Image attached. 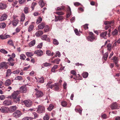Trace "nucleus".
<instances>
[{
    "mask_svg": "<svg viewBox=\"0 0 120 120\" xmlns=\"http://www.w3.org/2000/svg\"><path fill=\"white\" fill-rule=\"evenodd\" d=\"M88 73L85 72L82 74V75L84 78H86L88 77Z\"/></svg>",
    "mask_w": 120,
    "mask_h": 120,
    "instance_id": "a18cd8bd",
    "label": "nucleus"
},
{
    "mask_svg": "<svg viewBox=\"0 0 120 120\" xmlns=\"http://www.w3.org/2000/svg\"><path fill=\"white\" fill-rule=\"evenodd\" d=\"M27 91L26 87V86H23L20 88L19 91L17 90L14 92L9 97V98L13 99L15 103H19L21 98V96L19 94V92L25 93Z\"/></svg>",
    "mask_w": 120,
    "mask_h": 120,
    "instance_id": "f257e3e1",
    "label": "nucleus"
},
{
    "mask_svg": "<svg viewBox=\"0 0 120 120\" xmlns=\"http://www.w3.org/2000/svg\"><path fill=\"white\" fill-rule=\"evenodd\" d=\"M55 22H57L58 20L60 21L63 19V16H62L59 15L57 16L55 15Z\"/></svg>",
    "mask_w": 120,
    "mask_h": 120,
    "instance_id": "ddd939ff",
    "label": "nucleus"
},
{
    "mask_svg": "<svg viewBox=\"0 0 120 120\" xmlns=\"http://www.w3.org/2000/svg\"><path fill=\"white\" fill-rule=\"evenodd\" d=\"M11 83V80L9 79H8L6 80L4 84L6 86H8L10 85Z\"/></svg>",
    "mask_w": 120,
    "mask_h": 120,
    "instance_id": "2eb2a0df",
    "label": "nucleus"
},
{
    "mask_svg": "<svg viewBox=\"0 0 120 120\" xmlns=\"http://www.w3.org/2000/svg\"><path fill=\"white\" fill-rule=\"evenodd\" d=\"M7 17V16L6 14H4L2 15L0 18L1 21H3L5 20Z\"/></svg>",
    "mask_w": 120,
    "mask_h": 120,
    "instance_id": "f3484780",
    "label": "nucleus"
},
{
    "mask_svg": "<svg viewBox=\"0 0 120 120\" xmlns=\"http://www.w3.org/2000/svg\"><path fill=\"white\" fill-rule=\"evenodd\" d=\"M118 33V31L116 29H115L112 32V34L113 36H115L117 35Z\"/></svg>",
    "mask_w": 120,
    "mask_h": 120,
    "instance_id": "2f4dec72",
    "label": "nucleus"
},
{
    "mask_svg": "<svg viewBox=\"0 0 120 120\" xmlns=\"http://www.w3.org/2000/svg\"><path fill=\"white\" fill-rule=\"evenodd\" d=\"M26 58V56L23 54H22L20 55V59L21 60H25Z\"/></svg>",
    "mask_w": 120,
    "mask_h": 120,
    "instance_id": "72a5a7b5",
    "label": "nucleus"
},
{
    "mask_svg": "<svg viewBox=\"0 0 120 120\" xmlns=\"http://www.w3.org/2000/svg\"><path fill=\"white\" fill-rule=\"evenodd\" d=\"M49 115L47 113H46L43 119L44 120H49Z\"/></svg>",
    "mask_w": 120,
    "mask_h": 120,
    "instance_id": "5701e85b",
    "label": "nucleus"
},
{
    "mask_svg": "<svg viewBox=\"0 0 120 120\" xmlns=\"http://www.w3.org/2000/svg\"><path fill=\"white\" fill-rule=\"evenodd\" d=\"M111 60H112L114 63L118 62L119 61V59L116 56H114L112 59H111Z\"/></svg>",
    "mask_w": 120,
    "mask_h": 120,
    "instance_id": "bb28decb",
    "label": "nucleus"
},
{
    "mask_svg": "<svg viewBox=\"0 0 120 120\" xmlns=\"http://www.w3.org/2000/svg\"><path fill=\"white\" fill-rule=\"evenodd\" d=\"M53 44L55 45H57L59 44V42L56 39H54L53 40Z\"/></svg>",
    "mask_w": 120,
    "mask_h": 120,
    "instance_id": "864d4df0",
    "label": "nucleus"
},
{
    "mask_svg": "<svg viewBox=\"0 0 120 120\" xmlns=\"http://www.w3.org/2000/svg\"><path fill=\"white\" fill-rule=\"evenodd\" d=\"M34 91L35 92V94L37 98H41L44 95L43 92L41 90H38V89H35Z\"/></svg>",
    "mask_w": 120,
    "mask_h": 120,
    "instance_id": "f03ea898",
    "label": "nucleus"
},
{
    "mask_svg": "<svg viewBox=\"0 0 120 120\" xmlns=\"http://www.w3.org/2000/svg\"><path fill=\"white\" fill-rule=\"evenodd\" d=\"M21 112L19 110L15 111L13 114V117L16 118H19L20 117L22 114Z\"/></svg>",
    "mask_w": 120,
    "mask_h": 120,
    "instance_id": "39448f33",
    "label": "nucleus"
},
{
    "mask_svg": "<svg viewBox=\"0 0 120 120\" xmlns=\"http://www.w3.org/2000/svg\"><path fill=\"white\" fill-rule=\"evenodd\" d=\"M74 31L76 35L78 36L80 35V34L79 32L77 29H75L74 30Z\"/></svg>",
    "mask_w": 120,
    "mask_h": 120,
    "instance_id": "69168bd1",
    "label": "nucleus"
},
{
    "mask_svg": "<svg viewBox=\"0 0 120 120\" xmlns=\"http://www.w3.org/2000/svg\"><path fill=\"white\" fill-rule=\"evenodd\" d=\"M43 32L41 30H39L37 32L35 35L37 37H39L43 34Z\"/></svg>",
    "mask_w": 120,
    "mask_h": 120,
    "instance_id": "393cba45",
    "label": "nucleus"
},
{
    "mask_svg": "<svg viewBox=\"0 0 120 120\" xmlns=\"http://www.w3.org/2000/svg\"><path fill=\"white\" fill-rule=\"evenodd\" d=\"M0 111L2 113L6 112H8V109L5 107L3 106L0 108Z\"/></svg>",
    "mask_w": 120,
    "mask_h": 120,
    "instance_id": "4468645a",
    "label": "nucleus"
},
{
    "mask_svg": "<svg viewBox=\"0 0 120 120\" xmlns=\"http://www.w3.org/2000/svg\"><path fill=\"white\" fill-rule=\"evenodd\" d=\"M20 71L19 69H17L16 70L12 72V73L14 74H18L20 72Z\"/></svg>",
    "mask_w": 120,
    "mask_h": 120,
    "instance_id": "a19ab883",
    "label": "nucleus"
},
{
    "mask_svg": "<svg viewBox=\"0 0 120 120\" xmlns=\"http://www.w3.org/2000/svg\"><path fill=\"white\" fill-rule=\"evenodd\" d=\"M108 32L105 31L101 32L100 34V36L101 38L106 39L107 38V35Z\"/></svg>",
    "mask_w": 120,
    "mask_h": 120,
    "instance_id": "6e6552de",
    "label": "nucleus"
},
{
    "mask_svg": "<svg viewBox=\"0 0 120 120\" xmlns=\"http://www.w3.org/2000/svg\"><path fill=\"white\" fill-rule=\"evenodd\" d=\"M110 108L112 109H116L118 108V106L116 102L113 103L111 105Z\"/></svg>",
    "mask_w": 120,
    "mask_h": 120,
    "instance_id": "9d476101",
    "label": "nucleus"
},
{
    "mask_svg": "<svg viewBox=\"0 0 120 120\" xmlns=\"http://www.w3.org/2000/svg\"><path fill=\"white\" fill-rule=\"evenodd\" d=\"M15 79L19 81H21L22 79V78L21 76H17L15 77Z\"/></svg>",
    "mask_w": 120,
    "mask_h": 120,
    "instance_id": "c9c22d12",
    "label": "nucleus"
},
{
    "mask_svg": "<svg viewBox=\"0 0 120 120\" xmlns=\"http://www.w3.org/2000/svg\"><path fill=\"white\" fill-rule=\"evenodd\" d=\"M60 85L58 83H55L54 84L51 86L50 87V88L52 89L53 87L54 88L55 90L57 91L59 90Z\"/></svg>",
    "mask_w": 120,
    "mask_h": 120,
    "instance_id": "1a4fd4ad",
    "label": "nucleus"
},
{
    "mask_svg": "<svg viewBox=\"0 0 120 120\" xmlns=\"http://www.w3.org/2000/svg\"><path fill=\"white\" fill-rule=\"evenodd\" d=\"M39 5L41 8H42L45 5V4L43 0H40L39 2Z\"/></svg>",
    "mask_w": 120,
    "mask_h": 120,
    "instance_id": "7c9ffc66",
    "label": "nucleus"
},
{
    "mask_svg": "<svg viewBox=\"0 0 120 120\" xmlns=\"http://www.w3.org/2000/svg\"><path fill=\"white\" fill-rule=\"evenodd\" d=\"M89 34V35L88 36L87 38V39L88 41H92L94 39H96L94 34L92 32H90Z\"/></svg>",
    "mask_w": 120,
    "mask_h": 120,
    "instance_id": "20e7f679",
    "label": "nucleus"
},
{
    "mask_svg": "<svg viewBox=\"0 0 120 120\" xmlns=\"http://www.w3.org/2000/svg\"><path fill=\"white\" fill-rule=\"evenodd\" d=\"M71 73L73 75L75 76L76 75V72L74 70H71Z\"/></svg>",
    "mask_w": 120,
    "mask_h": 120,
    "instance_id": "bf43d9fd",
    "label": "nucleus"
},
{
    "mask_svg": "<svg viewBox=\"0 0 120 120\" xmlns=\"http://www.w3.org/2000/svg\"><path fill=\"white\" fill-rule=\"evenodd\" d=\"M88 24H86L82 26L85 30H86L88 29Z\"/></svg>",
    "mask_w": 120,
    "mask_h": 120,
    "instance_id": "13d9d810",
    "label": "nucleus"
},
{
    "mask_svg": "<svg viewBox=\"0 0 120 120\" xmlns=\"http://www.w3.org/2000/svg\"><path fill=\"white\" fill-rule=\"evenodd\" d=\"M44 79L43 77H41L39 79V82L41 83H43L44 82Z\"/></svg>",
    "mask_w": 120,
    "mask_h": 120,
    "instance_id": "6e6d98bb",
    "label": "nucleus"
},
{
    "mask_svg": "<svg viewBox=\"0 0 120 120\" xmlns=\"http://www.w3.org/2000/svg\"><path fill=\"white\" fill-rule=\"evenodd\" d=\"M43 51L41 50H36L34 52V54H36L38 56H41L43 54Z\"/></svg>",
    "mask_w": 120,
    "mask_h": 120,
    "instance_id": "f8f14e48",
    "label": "nucleus"
},
{
    "mask_svg": "<svg viewBox=\"0 0 120 120\" xmlns=\"http://www.w3.org/2000/svg\"><path fill=\"white\" fill-rule=\"evenodd\" d=\"M75 111L77 112H78L80 114H82V110L80 109H75Z\"/></svg>",
    "mask_w": 120,
    "mask_h": 120,
    "instance_id": "603ef678",
    "label": "nucleus"
},
{
    "mask_svg": "<svg viewBox=\"0 0 120 120\" xmlns=\"http://www.w3.org/2000/svg\"><path fill=\"white\" fill-rule=\"evenodd\" d=\"M23 103L27 107H30L32 103L31 101L30 100H25L23 101Z\"/></svg>",
    "mask_w": 120,
    "mask_h": 120,
    "instance_id": "0eeeda50",
    "label": "nucleus"
},
{
    "mask_svg": "<svg viewBox=\"0 0 120 120\" xmlns=\"http://www.w3.org/2000/svg\"><path fill=\"white\" fill-rule=\"evenodd\" d=\"M8 67L7 65V62H2L0 64V69H7Z\"/></svg>",
    "mask_w": 120,
    "mask_h": 120,
    "instance_id": "423d86ee",
    "label": "nucleus"
},
{
    "mask_svg": "<svg viewBox=\"0 0 120 120\" xmlns=\"http://www.w3.org/2000/svg\"><path fill=\"white\" fill-rule=\"evenodd\" d=\"M25 16L23 13H22L21 15V21L23 22L25 19Z\"/></svg>",
    "mask_w": 120,
    "mask_h": 120,
    "instance_id": "ea45409f",
    "label": "nucleus"
},
{
    "mask_svg": "<svg viewBox=\"0 0 120 120\" xmlns=\"http://www.w3.org/2000/svg\"><path fill=\"white\" fill-rule=\"evenodd\" d=\"M47 35H44L41 37V38L42 40H46L50 41V39L49 38L47 37Z\"/></svg>",
    "mask_w": 120,
    "mask_h": 120,
    "instance_id": "dca6fc26",
    "label": "nucleus"
},
{
    "mask_svg": "<svg viewBox=\"0 0 120 120\" xmlns=\"http://www.w3.org/2000/svg\"><path fill=\"white\" fill-rule=\"evenodd\" d=\"M28 8L27 7H25L24 8V11L25 14H26L28 13Z\"/></svg>",
    "mask_w": 120,
    "mask_h": 120,
    "instance_id": "4d7b16f0",
    "label": "nucleus"
},
{
    "mask_svg": "<svg viewBox=\"0 0 120 120\" xmlns=\"http://www.w3.org/2000/svg\"><path fill=\"white\" fill-rule=\"evenodd\" d=\"M11 102L9 100H6L3 102V105H4L8 106L11 105Z\"/></svg>",
    "mask_w": 120,
    "mask_h": 120,
    "instance_id": "a211bd4d",
    "label": "nucleus"
},
{
    "mask_svg": "<svg viewBox=\"0 0 120 120\" xmlns=\"http://www.w3.org/2000/svg\"><path fill=\"white\" fill-rule=\"evenodd\" d=\"M33 118L30 117H25L23 118L22 120H32Z\"/></svg>",
    "mask_w": 120,
    "mask_h": 120,
    "instance_id": "58836bf2",
    "label": "nucleus"
},
{
    "mask_svg": "<svg viewBox=\"0 0 120 120\" xmlns=\"http://www.w3.org/2000/svg\"><path fill=\"white\" fill-rule=\"evenodd\" d=\"M67 102L66 101H62L61 102V105L64 107H66L67 105Z\"/></svg>",
    "mask_w": 120,
    "mask_h": 120,
    "instance_id": "37998d69",
    "label": "nucleus"
},
{
    "mask_svg": "<svg viewBox=\"0 0 120 120\" xmlns=\"http://www.w3.org/2000/svg\"><path fill=\"white\" fill-rule=\"evenodd\" d=\"M108 52H107L105 53L103 55V58L105 60H106L107 59V58L108 55Z\"/></svg>",
    "mask_w": 120,
    "mask_h": 120,
    "instance_id": "c85d7f7f",
    "label": "nucleus"
},
{
    "mask_svg": "<svg viewBox=\"0 0 120 120\" xmlns=\"http://www.w3.org/2000/svg\"><path fill=\"white\" fill-rule=\"evenodd\" d=\"M35 44V40H33L32 41L30 42L29 44L30 46L32 47Z\"/></svg>",
    "mask_w": 120,
    "mask_h": 120,
    "instance_id": "f704fd0d",
    "label": "nucleus"
},
{
    "mask_svg": "<svg viewBox=\"0 0 120 120\" xmlns=\"http://www.w3.org/2000/svg\"><path fill=\"white\" fill-rule=\"evenodd\" d=\"M19 21V20L18 19H13L12 21V25L13 26H16L18 23Z\"/></svg>",
    "mask_w": 120,
    "mask_h": 120,
    "instance_id": "4be33fe9",
    "label": "nucleus"
},
{
    "mask_svg": "<svg viewBox=\"0 0 120 120\" xmlns=\"http://www.w3.org/2000/svg\"><path fill=\"white\" fill-rule=\"evenodd\" d=\"M55 53L56 54L55 55V57H57L58 56L59 57L60 56V53L59 51H57Z\"/></svg>",
    "mask_w": 120,
    "mask_h": 120,
    "instance_id": "de8ad7c7",
    "label": "nucleus"
},
{
    "mask_svg": "<svg viewBox=\"0 0 120 120\" xmlns=\"http://www.w3.org/2000/svg\"><path fill=\"white\" fill-rule=\"evenodd\" d=\"M42 46V43H41L39 44L37 46V48H38L41 49V48Z\"/></svg>",
    "mask_w": 120,
    "mask_h": 120,
    "instance_id": "774afa93",
    "label": "nucleus"
},
{
    "mask_svg": "<svg viewBox=\"0 0 120 120\" xmlns=\"http://www.w3.org/2000/svg\"><path fill=\"white\" fill-rule=\"evenodd\" d=\"M42 20V19L40 17H39L37 20L36 23L37 24H38L40 23Z\"/></svg>",
    "mask_w": 120,
    "mask_h": 120,
    "instance_id": "c03bdc74",
    "label": "nucleus"
},
{
    "mask_svg": "<svg viewBox=\"0 0 120 120\" xmlns=\"http://www.w3.org/2000/svg\"><path fill=\"white\" fill-rule=\"evenodd\" d=\"M55 13L59 15H63L64 14V13L62 11H56L55 12Z\"/></svg>",
    "mask_w": 120,
    "mask_h": 120,
    "instance_id": "49530a36",
    "label": "nucleus"
},
{
    "mask_svg": "<svg viewBox=\"0 0 120 120\" xmlns=\"http://www.w3.org/2000/svg\"><path fill=\"white\" fill-rule=\"evenodd\" d=\"M71 8L69 7H68L67 11V18H68L70 16L71 14Z\"/></svg>",
    "mask_w": 120,
    "mask_h": 120,
    "instance_id": "6ab92c4d",
    "label": "nucleus"
},
{
    "mask_svg": "<svg viewBox=\"0 0 120 120\" xmlns=\"http://www.w3.org/2000/svg\"><path fill=\"white\" fill-rule=\"evenodd\" d=\"M8 43L10 45L14 46V44L13 41L11 40H9L8 41Z\"/></svg>",
    "mask_w": 120,
    "mask_h": 120,
    "instance_id": "79ce46f5",
    "label": "nucleus"
},
{
    "mask_svg": "<svg viewBox=\"0 0 120 120\" xmlns=\"http://www.w3.org/2000/svg\"><path fill=\"white\" fill-rule=\"evenodd\" d=\"M11 73V69H9L7 70V71L6 73V77L10 76Z\"/></svg>",
    "mask_w": 120,
    "mask_h": 120,
    "instance_id": "a878e982",
    "label": "nucleus"
},
{
    "mask_svg": "<svg viewBox=\"0 0 120 120\" xmlns=\"http://www.w3.org/2000/svg\"><path fill=\"white\" fill-rule=\"evenodd\" d=\"M106 47L108 50L111 51V48H112L111 44L110 43L107 44L106 45Z\"/></svg>",
    "mask_w": 120,
    "mask_h": 120,
    "instance_id": "cd10ccee",
    "label": "nucleus"
},
{
    "mask_svg": "<svg viewBox=\"0 0 120 120\" xmlns=\"http://www.w3.org/2000/svg\"><path fill=\"white\" fill-rule=\"evenodd\" d=\"M60 60L59 58H57L55 59L54 60L52 61H51V62L52 63H55L56 64H58L59 63L60 61Z\"/></svg>",
    "mask_w": 120,
    "mask_h": 120,
    "instance_id": "b1692460",
    "label": "nucleus"
},
{
    "mask_svg": "<svg viewBox=\"0 0 120 120\" xmlns=\"http://www.w3.org/2000/svg\"><path fill=\"white\" fill-rule=\"evenodd\" d=\"M0 51L4 54H7L8 53L7 51L4 49H1Z\"/></svg>",
    "mask_w": 120,
    "mask_h": 120,
    "instance_id": "052dcab7",
    "label": "nucleus"
},
{
    "mask_svg": "<svg viewBox=\"0 0 120 120\" xmlns=\"http://www.w3.org/2000/svg\"><path fill=\"white\" fill-rule=\"evenodd\" d=\"M6 25L5 23H2L0 24V28H4L6 26Z\"/></svg>",
    "mask_w": 120,
    "mask_h": 120,
    "instance_id": "4c0bfd02",
    "label": "nucleus"
},
{
    "mask_svg": "<svg viewBox=\"0 0 120 120\" xmlns=\"http://www.w3.org/2000/svg\"><path fill=\"white\" fill-rule=\"evenodd\" d=\"M7 7V5L6 4L2 3H0V9H4Z\"/></svg>",
    "mask_w": 120,
    "mask_h": 120,
    "instance_id": "412c9836",
    "label": "nucleus"
},
{
    "mask_svg": "<svg viewBox=\"0 0 120 120\" xmlns=\"http://www.w3.org/2000/svg\"><path fill=\"white\" fill-rule=\"evenodd\" d=\"M54 106L52 104H50L49 107L47 108L48 110L49 111H51L53 108Z\"/></svg>",
    "mask_w": 120,
    "mask_h": 120,
    "instance_id": "e433bc0d",
    "label": "nucleus"
},
{
    "mask_svg": "<svg viewBox=\"0 0 120 120\" xmlns=\"http://www.w3.org/2000/svg\"><path fill=\"white\" fill-rule=\"evenodd\" d=\"M26 55L28 57H31L33 56L34 54L33 53L30 52H27L26 53Z\"/></svg>",
    "mask_w": 120,
    "mask_h": 120,
    "instance_id": "473e14b6",
    "label": "nucleus"
},
{
    "mask_svg": "<svg viewBox=\"0 0 120 120\" xmlns=\"http://www.w3.org/2000/svg\"><path fill=\"white\" fill-rule=\"evenodd\" d=\"M52 83V81H49L47 84L46 86L50 88L51 86L53 84H51Z\"/></svg>",
    "mask_w": 120,
    "mask_h": 120,
    "instance_id": "8fccbe9b",
    "label": "nucleus"
},
{
    "mask_svg": "<svg viewBox=\"0 0 120 120\" xmlns=\"http://www.w3.org/2000/svg\"><path fill=\"white\" fill-rule=\"evenodd\" d=\"M7 64H8L9 65L11 66H14L15 64V63L14 62L11 61H8V62H7Z\"/></svg>",
    "mask_w": 120,
    "mask_h": 120,
    "instance_id": "3c124183",
    "label": "nucleus"
},
{
    "mask_svg": "<svg viewBox=\"0 0 120 120\" xmlns=\"http://www.w3.org/2000/svg\"><path fill=\"white\" fill-rule=\"evenodd\" d=\"M17 109V107L15 106H12L10 107L9 111L11 112L15 111Z\"/></svg>",
    "mask_w": 120,
    "mask_h": 120,
    "instance_id": "9b49d317",
    "label": "nucleus"
},
{
    "mask_svg": "<svg viewBox=\"0 0 120 120\" xmlns=\"http://www.w3.org/2000/svg\"><path fill=\"white\" fill-rule=\"evenodd\" d=\"M45 23L44 22H42L41 24L39 25L38 26L39 29H43L45 27Z\"/></svg>",
    "mask_w": 120,
    "mask_h": 120,
    "instance_id": "aec40b11",
    "label": "nucleus"
},
{
    "mask_svg": "<svg viewBox=\"0 0 120 120\" xmlns=\"http://www.w3.org/2000/svg\"><path fill=\"white\" fill-rule=\"evenodd\" d=\"M33 27V25H30L28 28V31L29 32L31 31L32 30Z\"/></svg>",
    "mask_w": 120,
    "mask_h": 120,
    "instance_id": "09e8293b",
    "label": "nucleus"
},
{
    "mask_svg": "<svg viewBox=\"0 0 120 120\" xmlns=\"http://www.w3.org/2000/svg\"><path fill=\"white\" fill-rule=\"evenodd\" d=\"M33 114L34 115V117L33 118V119H35L38 117V115L37 113L35 112H34L33 113Z\"/></svg>",
    "mask_w": 120,
    "mask_h": 120,
    "instance_id": "e2e57ef3",
    "label": "nucleus"
},
{
    "mask_svg": "<svg viewBox=\"0 0 120 120\" xmlns=\"http://www.w3.org/2000/svg\"><path fill=\"white\" fill-rule=\"evenodd\" d=\"M101 116L102 118L104 119H106L108 118L107 116L105 114H104L101 115Z\"/></svg>",
    "mask_w": 120,
    "mask_h": 120,
    "instance_id": "0e129e2a",
    "label": "nucleus"
},
{
    "mask_svg": "<svg viewBox=\"0 0 120 120\" xmlns=\"http://www.w3.org/2000/svg\"><path fill=\"white\" fill-rule=\"evenodd\" d=\"M51 64L50 63L46 62L43 64V65L45 67H48L50 66L51 65Z\"/></svg>",
    "mask_w": 120,
    "mask_h": 120,
    "instance_id": "680f3d73",
    "label": "nucleus"
},
{
    "mask_svg": "<svg viewBox=\"0 0 120 120\" xmlns=\"http://www.w3.org/2000/svg\"><path fill=\"white\" fill-rule=\"evenodd\" d=\"M114 23V22L112 20L111 21H105L104 22V24L105 25L107 24H113Z\"/></svg>",
    "mask_w": 120,
    "mask_h": 120,
    "instance_id": "c756f323",
    "label": "nucleus"
},
{
    "mask_svg": "<svg viewBox=\"0 0 120 120\" xmlns=\"http://www.w3.org/2000/svg\"><path fill=\"white\" fill-rule=\"evenodd\" d=\"M45 110V107L41 105H39L38 107L37 112L38 113L40 114L44 112Z\"/></svg>",
    "mask_w": 120,
    "mask_h": 120,
    "instance_id": "7ed1b4c3",
    "label": "nucleus"
},
{
    "mask_svg": "<svg viewBox=\"0 0 120 120\" xmlns=\"http://www.w3.org/2000/svg\"><path fill=\"white\" fill-rule=\"evenodd\" d=\"M20 27H18L16 28L15 30L16 31L15 32V33H17L19 32L20 31Z\"/></svg>",
    "mask_w": 120,
    "mask_h": 120,
    "instance_id": "338daca9",
    "label": "nucleus"
},
{
    "mask_svg": "<svg viewBox=\"0 0 120 120\" xmlns=\"http://www.w3.org/2000/svg\"><path fill=\"white\" fill-rule=\"evenodd\" d=\"M49 29L48 26L47 25L45 26L44 29V31L45 32H47L49 30Z\"/></svg>",
    "mask_w": 120,
    "mask_h": 120,
    "instance_id": "5fc2aeb1",
    "label": "nucleus"
}]
</instances>
